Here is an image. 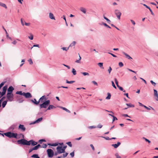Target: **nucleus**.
Masks as SVG:
<instances>
[{
	"label": "nucleus",
	"instance_id": "1",
	"mask_svg": "<svg viewBox=\"0 0 158 158\" xmlns=\"http://www.w3.org/2000/svg\"><path fill=\"white\" fill-rule=\"evenodd\" d=\"M31 140L29 141H27V140L23 139H21L18 140L17 142L19 144L29 146L31 144Z\"/></svg>",
	"mask_w": 158,
	"mask_h": 158
},
{
	"label": "nucleus",
	"instance_id": "2",
	"mask_svg": "<svg viewBox=\"0 0 158 158\" xmlns=\"http://www.w3.org/2000/svg\"><path fill=\"white\" fill-rule=\"evenodd\" d=\"M4 135H5L6 136L9 138H17V134L11 132H7L3 134Z\"/></svg>",
	"mask_w": 158,
	"mask_h": 158
},
{
	"label": "nucleus",
	"instance_id": "3",
	"mask_svg": "<svg viewBox=\"0 0 158 158\" xmlns=\"http://www.w3.org/2000/svg\"><path fill=\"white\" fill-rule=\"evenodd\" d=\"M50 103V101L49 100H47L44 102L42 104L40 105V109L42 108H46Z\"/></svg>",
	"mask_w": 158,
	"mask_h": 158
},
{
	"label": "nucleus",
	"instance_id": "4",
	"mask_svg": "<svg viewBox=\"0 0 158 158\" xmlns=\"http://www.w3.org/2000/svg\"><path fill=\"white\" fill-rule=\"evenodd\" d=\"M6 96L8 100V101L12 102L13 101L14 95L13 93H7Z\"/></svg>",
	"mask_w": 158,
	"mask_h": 158
},
{
	"label": "nucleus",
	"instance_id": "5",
	"mask_svg": "<svg viewBox=\"0 0 158 158\" xmlns=\"http://www.w3.org/2000/svg\"><path fill=\"white\" fill-rule=\"evenodd\" d=\"M65 148H63L61 146H58L56 148V150L59 153H62L65 152Z\"/></svg>",
	"mask_w": 158,
	"mask_h": 158
},
{
	"label": "nucleus",
	"instance_id": "6",
	"mask_svg": "<svg viewBox=\"0 0 158 158\" xmlns=\"http://www.w3.org/2000/svg\"><path fill=\"white\" fill-rule=\"evenodd\" d=\"M48 156L49 157H53L54 154L53 151L51 149H48L47 150Z\"/></svg>",
	"mask_w": 158,
	"mask_h": 158
},
{
	"label": "nucleus",
	"instance_id": "7",
	"mask_svg": "<svg viewBox=\"0 0 158 158\" xmlns=\"http://www.w3.org/2000/svg\"><path fill=\"white\" fill-rule=\"evenodd\" d=\"M114 12L115 15H116L117 18L120 19V16L121 15V13L120 11L118 9H116L114 10Z\"/></svg>",
	"mask_w": 158,
	"mask_h": 158
},
{
	"label": "nucleus",
	"instance_id": "8",
	"mask_svg": "<svg viewBox=\"0 0 158 158\" xmlns=\"http://www.w3.org/2000/svg\"><path fill=\"white\" fill-rule=\"evenodd\" d=\"M7 88V85H5L3 87L2 91L1 93V97L3 96L5 94Z\"/></svg>",
	"mask_w": 158,
	"mask_h": 158
},
{
	"label": "nucleus",
	"instance_id": "9",
	"mask_svg": "<svg viewBox=\"0 0 158 158\" xmlns=\"http://www.w3.org/2000/svg\"><path fill=\"white\" fill-rule=\"evenodd\" d=\"M26 98H30L32 97L31 94L29 92L27 93H24L23 95Z\"/></svg>",
	"mask_w": 158,
	"mask_h": 158
},
{
	"label": "nucleus",
	"instance_id": "10",
	"mask_svg": "<svg viewBox=\"0 0 158 158\" xmlns=\"http://www.w3.org/2000/svg\"><path fill=\"white\" fill-rule=\"evenodd\" d=\"M42 119H43L42 117H41L40 118H39L37 120H36L35 121L32 122L31 123V124H35L36 123H39L42 121Z\"/></svg>",
	"mask_w": 158,
	"mask_h": 158
},
{
	"label": "nucleus",
	"instance_id": "11",
	"mask_svg": "<svg viewBox=\"0 0 158 158\" xmlns=\"http://www.w3.org/2000/svg\"><path fill=\"white\" fill-rule=\"evenodd\" d=\"M18 128L23 131H25L26 130V128L23 125L20 124Z\"/></svg>",
	"mask_w": 158,
	"mask_h": 158
},
{
	"label": "nucleus",
	"instance_id": "12",
	"mask_svg": "<svg viewBox=\"0 0 158 158\" xmlns=\"http://www.w3.org/2000/svg\"><path fill=\"white\" fill-rule=\"evenodd\" d=\"M14 89V88L12 86H10L7 89V93H12Z\"/></svg>",
	"mask_w": 158,
	"mask_h": 158
},
{
	"label": "nucleus",
	"instance_id": "13",
	"mask_svg": "<svg viewBox=\"0 0 158 158\" xmlns=\"http://www.w3.org/2000/svg\"><path fill=\"white\" fill-rule=\"evenodd\" d=\"M154 96L156 97L155 98L156 100L158 101V94L157 93V91L156 90L154 89Z\"/></svg>",
	"mask_w": 158,
	"mask_h": 158
},
{
	"label": "nucleus",
	"instance_id": "14",
	"mask_svg": "<svg viewBox=\"0 0 158 158\" xmlns=\"http://www.w3.org/2000/svg\"><path fill=\"white\" fill-rule=\"evenodd\" d=\"M31 101L34 104L36 105H38L40 102L39 100L38 101H36L35 98H34V99L31 100Z\"/></svg>",
	"mask_w": 158,
	"mask_h": 158
},
{
	"label": "nucleus",
	"instance_id": "15",
	"mask_svg": "<svg viewBox=\"0 0 158 158\" xmlns=\"http://www.w3.org/2000/svg\"><path fill=\"white\" fill-rule=\"evenodd\" d=\"M121 144V143L120 142H118L116 144H112L111 145V146L113 147L114 148H117Z\"/></svg>",
	"mask_w": 158,
	"mask_h": 158
},
{
	"label": "nucleus",
	"instance_id": "16",
	"mask_svg": "<svg viewBox=\"0 0 158 158\" xmlns=\"http://www.w3.org/2000/svg\"><path fill=\"white\" fill-rule=\"evenodd\" d=\"M122 53L125 56L126 58L127 59L130 60L132 59V58L126 53L124 52H123Z\"/></svg>",
	"mask_w": 158,
	"mask_h": 158
},
{
	"label": "nucleus",
	"instance_id": "17",
	"mask_svg": "<svg viewBox=\"0 0 158 158\" xmlns=\"http://www.w3.org/2000/svg\"><path fill=\"white\" fill-rule=\"evenodd\" d=\"M49 18L51 19L55 20V18L53 14L52 13H49Z\"/></svg>",
	"mask_w": 158,
	"mask_h": 158
},
{
	"label": "nucleus",
	"instance_id": "18",
	"mask_svg": "<svg viewBox=\"0 0 158 158\" xmlns=\"http://www.w3.org/2000/svg\"><path fill=\"white\" fill-rule=\"evenodd\" d=\"M56 107L53 105H49V106L48 108L47 109V110H49L52 109L56 108Z\"/></svg>",
	"mask_w": 158,
	"mask_h": 158
},
{
	"label": "nucleus",
	"instance_id": "19",
	"mask_svg": "<svg viewBox=\"0 0 158 158\" xmlns=\"http://www.w3.org/2000/svg\"><path fill=\"white\" fill-rule=\"evenodd\" d=\"M143 5L144 6H145L147 8L149 9V10L150 11V12H151V14L152 15H154V14L153 13V12L152 10L151 9V8L149 6H147V5H146L145 4H143Z\"/></svg>",
	"mask_w": 158,
	"mask_h": 158
},
{
	"label": "nucleus",
	"instance_id": "20",
	"mask_svg": "<svg viewBox=\"0 0 158 158\" xmlns=\"http://www.w3.org/2000/svg\"><path fill=\"white\" fill-rule=\"evenodd\" d=\"M80 10L84 14H85L86 13V9L85 8L81 7L80 8Z\"/></svg>",
	"mask_w": 158,
	"mask_h": 158
},
{
	"label": "nucleus",
	"instance_id": "21",
	"mask_svg": "<svg viewBox=\"0 0 158 158\" xmlns=\"http://www.w3.org/2000/svg\"><path fill=\"white\" fill-rule=\"evenodd\" d=\"M98 66L102 69H104V68L103 67V63L100 62L98 64Z\"/></svg>",
	"mask_w": 158,
	"mask_h": 158
},
{
	"label": "nucleus",
	"instance_id": "22",
	"mask_svg": "<svg viewBox=\"0 0 158 158\" xmlns=\"http://www.w3.org/2000/svg\"><path fill=\"white\" fill-rule=\"evenodd\" d=\"M60 108L62 109L63 110L66 111V112L69 113H70V111L69 110H68V109H66V108H65V107H62V106H59V107Z\"/></svg>",
	"mask_w": 158,
	"mask_h": 158
},
{
	"label": "nucleus",
	"instance_id": "23",
	"mask_svg": "<svg viewBox=\"0 0 158 158\" xmlns=\"http://www.w3.org/2000/svg\"><path fill=\"white\" fill-rule=\"evenodd\" d=\"M31 145H32V146H35V145H37V142H35V141H34V140H31Z\"/></svg>",
	"mask_w": 158,
	"mask_h": 158
},
{
	"label": "nucleus",
	"instance_id": "24",
	"mask_svg": "<svg viewBox=\"0 0 158 158\" xmlns=\"http://www.w3.org/2000/svg\"><path fill=\"white\" fill-rule=\"evenodd\" d=\"M15 126L16 125H13L9 127V129L10 130H13L15 129Z\"/></svg>",
	"mask_w": 158,
	"mask_h": 158
},
{
	"label": "nucleus",
	"instance_id": "25",
	"mask_svg": "<svg viewBox=\"0 0 158 158\" xmlns=\"http://www.w3.org/2000/svg\"><path fill=\"white\" fill-rule=\"evenodd\" d=\"M0 6H1L3 7H4L6 9H7V7L6 5L5 4L2 3L0 2Z\"/></svg>",
	"mask_w": 158,
	"mask_h": 158
},
{
	"label": "nucleus",
	"instance_id": "26",
	"mask_svg": "<svg viewBox=\"0 0 158 158\" xmlns=\"http://www.w3.org/2000/svg\"><path fill=\"white\" fill-rule=\"evenodd\" d=\"M76 42L75 41H73L69 45V47H73V46H74L76 44Z\"/></svg>",
	"mask_w": 158,
	"mask_h": 158
},
{
	"label": "nucleus",
	"instance_id": "27",
	"mask_svg": "<svg viewBox=\"0 0 158 158\" xmlns=\"http://www.w3.org/2000/svg\"><path fill=\"white\" fill-rule=\"evenodd\" d=\"M126 105L128 106V107H134V105L131 103H126Z\"/></svg>",
	"mask_w": 158,
	"mask_h": 158
},
{
	"label": "nucleus",
	"instance_id": "28",
	"mask_svg": "<svg viewBox=\"0 0 158 158\" xmlns=\"http://www.w3.org/2000/svg\"><path fill=\"white\" fill-rule=\"evenodd\" d=\"M30 36H28V37L29 39L32 40L33 39V35L31 33L29 34Z\"/></svg>",
	"mask_w": 158,
	"mask_h": 158
},
{
	"label": "nucleus",
	"instance_id": "29",
	"mask_svg": "<svg viewBox=\"0 0 158 158\" xmlns=\"http://www.w3.org/2000/svg\"><path fill=\"white\" fill-rule=\"evenodd\" d=\"M144 107L148 110H150L151 109H152L153 110H154V108H153L152 107H151V106H149V107L145 106Z\"/></svg>",
	"mask_w": 158,
	"mask_h": 158
},
{
	"label": "nucleus",
	"instance_id": "30",
	"mask_svg": "<svg viewBox=\"0 0 158 158\" xmlns=\"http://www.w3.org/2000/svg\"><path fill=\"white\" fill-rule=\"evenodd\" d=\"M24 93V92L22 93V91H18L16 92V94L21 95H23Z\"/></svg>",
	"mask_w": 158,
	"mask_h": 158
},
{
	"label": "nucleus",
	"instance_id": "31",
	"mask_svg": "<svg viewBox=\"0 0 158 158\" xmlns=\"http://www.w3.org/2000/svg\"><path fill=\"white\" fill-rule=\"evenodd\" d=\"M31 157L35 158H39L40 157L37 154H35L33 155Z\"/></svg>",
	"mask_w": 158,
	"mask_h": 158
},
{
	"label": "nucleus",
	"instance_id": "32",
	"mask_svg": "<svg viewBox=\"0 0 158 158\" xmlns=\"http://www.w3.org/2000/svg\"><path fill=\"white\" fill-rule=\"evenodd\" d=\"M7 101H4L2 102V107L4 108L5 107L7 103Z\"/></svg>",
	"mask_w": 158,
	"mask_h": 158
},
{
	"label": "nucleus",
	"instance_id": "33",
	"mask_svg": "<svg viewBox=\"0 0 158 158\" xmlns=\"http://www.w3.org/2000/svg\"><path fill=\"white\" fill-rule=\"evenodd\" d=\"M108 96H107L106 98V99L109 100L110 99V98H111V94L110 93H108L107 94Z\"/></svg>",
	"mask_w": 158,
	"mask_h": 158
},
{
	"label": "nucleus",
	"instance_id": "34",
	"mask_svg": "<svg viewBox=\"0 0 158 158\" xmlns=\"http://www.w3.org/2000/svg\"><path fill=\"white\" fill-rule=\"evenodd\" d=\"M72 73H73V74L74 75H76L77 74L76 73V70H75V69H74V68H73L72 69Z\"/></svg>",
	"mask_w": 158,
	"mask_h": 158
},
{
	"label": "nucleus",
	"instance_id": "35",
	"mask_svg": "<svg viewBox=\"0 0 158 158\" xmlns=\"http://www.w3.org/2000/svg\"><path fill=\"white\" fill-rule=\"evenodd\" d=\"M69 47L68 48L62 47V48H61V49L63 50H64V51H68L69 50Z\"/></svg>",
	"mask_w": 158,
	"mask_h": 158
},
{
	"label": "nucleus",
	"instance_id": "36",
	"mask_svg": "<svg viewBox=\"0 0 158 158\" xmlns=\"http://www.w3.org/2000/svg\"><path fill=\"white\" fill-rule=\"evenodd\" d=\"M104 19H106L107 21L108 22V23H110V21L107 18L105 17V16H104Z\"/></svg>",
	"mask_w": 158,
	"mask_h": 158
},
{
	"label": "nucleus",
	"instance_id": "37",
	"mask_svg": "<svg viewBox=\"0 0 158 158\" xmlns=\"http://www.w3.org/2000/svg\"><path fill=\"white\" fill-rule=\"evenodd\" d=\"M118 87L119 88V89L120 90H121L122 91H123L124 92H125V90H123V88L122 87L120 86H118Z\"/></svg>",
	"mask_w": 158,
	"mask_h": 158
},
{
	"label": "nucleus",
	"instance_id": "38",
	"mask_svg": "<svg viewBox=\"0 0 158 158\" xmlns=\"http://www.w3.org/2000/svg\"><path fill=\"white\" fill-rule=\"evenodd\" d=\"M112 68L110 66L109 68V69L108 70V71L109 74L111 72L112 70Z\"/></svg>",
	"mask_w": 158,
	"mask_h": 158
},
{
	"label": "nucleus",
	"instance_id": "39",
	"mask_svg": "<svg viewBox=\"0 0 158 158\" xmlns=\"http://www.w3.org/2000/svg\"><path fill=\"white\" fill-rule=\"evenodd\" d=\"M48 145H51V146H56L58 145V144L56 143H53V144H50V143H49V144H48Z\"/></svg>",
	"mask_w": 158,
	"mask_h": 158
},
{
	"label": "nucleus",
	"instance_id": "40",
	"mask_svg": "<svg viewBox=\"0 0 158 158\" xmlns=\"http://www.w3.org/2000/svg\"><path fill=\"white\" fill-rule=\"evenodd\" d=\"M81 73L84 76L88 75L89 76V74L88 73L86 72H82Z\"/></svg>",
	"mask_w": 158,
	"mask_h": 158
},
{
	"label": "nucleus",
	"instance_id": "41",
	"mask_svg": "<svg viewBox=\"0 0 158 158\" xmlns=\"http://www.w3.org/2000/svg\"><path fill=\"white\" fill-rule=\"evenodd\" d=\"M45 98V95H44L42 96V97H41L39 100L40 102V101H42V100L44 99V98Z\"/></svg>",
	"mask_w": 158,
	"mask_h": 158
},
{
	"label": "nucleus",
	"instance_id": "42",
	"mask_svg": "<svg viewBox=\"0 0 158 158\" xmlns=\"http://www.w3.org/2000/svg\"><path fill=\"white\" fill-rule=\"evenodd\" d=\"M114 80H115V83L117 87H118V86H119L118 85V81H117L116 78L114 79Z\"/></svg>",
	"mask_w": 158,
	"mask_h": 158
},
{
	"label": "nucleus",
	"instance_id": "43",
	"mask_svg": "<svg viewBox=\"0 0 158 158\" xmlns=\"http://www.w3.org/2000/svg\"><path fill=\"white\" fill-rule=\"evenodd\" d=\"M118 65L120 67H122L123 66V64L122 62H119L118 63Z\"/></svg>",
	"mask_w": 158,
	"mask_h": 158
},
{
	"label": "nucleus",
	"instance_id": "44",
	"mask_svg": "<svg viewBox=\"0 0 158 158\" xmlns=\"http://www.w3.org/2000/svg\"><path fill=\"white\" fill-rule=\"evenodd\" d=\"M150 82L152 83V84L154 86H155L156 85V83H155V82H154L152 80H151L150 81Z\"/></svg>",
	"mask_w": 158,
	"mask_h": 158
},
{
	"label": "nucleus",
	"instance_id": "45",
	"mask_svg": "<svg viewBox=\"0 0 158 158\" xmlns=\"http://www.w3.org/2000/svg\"><path fill=\"white\" fill-rule=\"evenodd\" d=\"M96 126H91L89 127H88V128L90 129H92L93 128H96Z\"/></svg>",
	"mask_w": 158,
	"mask_h": 158
},
{
	"label": "nucleus",
	"instance_id": "46",
	"mask_svg": "<svg viewBox=\"0 0 158 158\" xmlns=\"http://www.w3.org/2000/svg\"><path fill=\"white\" fill-rule=\"evenodd\" d=\"M66 143L70 147H72V144L70 142H69Z\"/></svg>",
	"mask_w": 158,
	"mask_h": 158
},
{
	"label": "nucleus",
	"instance_id": "47",
	"mask_svg": "<svg viewBox=\"0 0 158 158\" xmlns=\"http://www.w3.org/2000/svg\"><path fill=\"white\" fill-rule=\"evenodd\" d=\"M143 139H144L145 140V141H146L147 142H148L149 143H151V141L149 140L148 139L144 137H143Z\"/></svg>",
	"mask_w": 158,
	"mask_h": 158
},
{
	"label": "nucleus",
	"instance_id": "48",
	"mask_svg": "<svg viewBox=\"0 0 158 158\" xmlns=\"http://www.w3.org/2000/svg\"><path fill=\"white\" fill-rule=\"evenodd\" d=\"M28 62H29V64H33V61L31 59H30L28 60Z\"/></svg>",
	"mask_w": 158,
	"mask_h": 158
},
{
	"label": "nucleus",
	"instance_id": "49",
	"mask_svg": "<svg viewBox=\"0 0 158 158\" xmlns=\"http://www.w3.org/2000/svg\"><path fill=\"white\" fill-rule=\"evenodd\" d=\"M115 156H116V158H121L120 156H119L118 153H116L115 154Z\"/></svg>",
	"mask_w": 158,
	"mask_h": 158
},
{
	"label": "nucleus",
	"instance_id": "50",
	"mask_svg": "<svg viewBox=\"0 0 158 158\" xmlns=\"http://www.w3.org/2000/svg\"><path fill=\"white\" fill-rule=\"evenodd\" d=\"M101 137L104 138L105 139H106V140H110V138L108 137H104L103 136H101Z\"/></svg>",
	"mask_w": 158,
	"mask_h": 158
},
{
	"label": "nucleus",
	"instance_id": "51",
	"mask_svg": "<svg viewBox=\"0 0 158 158\" xmlns=\"http://www.w3.org/2000/svg\"><path fill=\"white\" fill-rule=\"evenodd\" d=\"M111 83H112V86L115 88V89H116V86H115V85H114V82L113 81H111Z\"/></svg>",
	"mask_w": 158,
	"mask_h": 158
},
{
	"label": "nucleus",
	"instance_id": "52",
	"mask_svg": "<svg viewBox=\"0 0 158 158\" xmlns=\"http://www.w3.org/2000/svg\"><path fill=\"white\" fill-rule=\"evenodd\" d=\"M70 155H71V156L72 157H74V152H72L71 153H70Z\"/></svg>",
	"mask_w": 158,
	"mask_h": 158
},
{
	"label": "nucleus",
	"instance_id": "53",
	"mask_svg": "<svg viewBox=\"0 0 158 158\" xmlns=\"http://www.w3.org/2000/svg\"><path fill=\"white\" fill-rule=\"evenodd\" d=\"M122 116L124 117H129V118H131V117L129 116H128L127 114H124L122 115Z\"/></svg>",
	"mask_w": 158,
	"mask_h": 158
},
{
	"label": "nucleus",
	"instance_id": "54",
	"mask_svg": "<svg viewBox=\"0 0 158 158\" xmlns=\"http://www.w3.org/2000/svg\"><path fill=\"white\" fill-rule=\"evenodd\" d=\"M38 149V148L36 146H35L33 148V149L34 150H36Z\"/></svg>",
	"mask_w": 158,
	"mask_h": 158
},
{
	"label": "nucleus",
	"instance_id": "55",
	"mask_svg": "<svg viewBox=\"0 0 158 158\" xmlns=\"http://www.w3.org/2000/svg\"><path fill=\"white\" fill-rule=\"evenodd\" d=\"M113 122L115 120H117V118L116 117H115L114 116V117H113Z\"/></svg>",
	"mask_w": 158,
	"mask_h": 158
},
{
	"label": "nucleus",
	"instance_id": "56",
	"mask_svg": "<svg viewBox=\"0 0 158 158\" xmlns=\"http://www.w3.org/2000/svg\"><path fill=\"white\" fill-rule=\"evenodd\" d=\"M102 127V125L100 124H99L98 126H97V127L98 128H101Z\"/></svg>",
	"mask_w": 158,
	"mask_h": 158
},
{
	"label": "nucleus",
	"instance_id": "57",
	"mask_svg": "<svg viewBox=\"0 0 158 158\" xmlns=\"http://www.w3.org/2000/svg\"><path fill=\"white\" fill-rule=\"evenodd\" d=\"M68 154V153H67V152L65 154H63V156L64 157H64H65L66 156H67Z\"/></svg>",
	"mask_w": 158,
	"mask_h": 158
},
{
	"label": "nucleus",
	"instance_id": "58",
	"mask_svg": "<svg viewBox=\"0 0 158 158\" xmlns=\"http://www.w3.org/2000/svg\"><path fill=\"white\" fill-rule=\"evenodd\" d=\"M109 54H110L113 57H117V56L115 55L112 54V53H110V52H108V53Z\"/></svg>",
	"mask_w": 158,
	"mask_h": 158
},
{
	"label": "nucleus",
	"instance_id": "59",
	"mask_svg": "<svg viewBox=\"0 0 158 158\" xmlns=\"http://www.w3.org/2000/svg\"><path fill=\"white\" fill-rule=\"evenodd\" d=\"M139 105L140 106H143V107H144V106H145V105H143V104L142 103H141L140 102H139Z\"/></svg>",
	"mask_w": 158,
	"mask_h": 158
},
{
	"label": "nucleus",
	"instance_id": "60",
	"mask_svg": "<svg viewBox=\"0 0 158 158\" xmlns=\"http://www.w3.org/2000/svg\"><path fill=\"white\" fill-rule=\"evenodd\" d=\"M33 47H37L38 48H40L39 45V44H34L33 45Z\"/></svg>",
	"mask_w": 158,
	"mask_h": 158
},
{
	"label": "nucleus",
	"instance_id": "61",
	"mask_svg": "<svg viewBox=\"0 0 158 158\" xmlns=\"http://www.w3.org/2000/svg\"><path fill=\"white\" fill-rule=\"evenodd\" d=\"M90 146L91 147V148H92V150H94V147L93 146V145L92 144H91L90 145Z\"/></svg>",
	"mask_w": 158,
	"mask_h": 158
},
{
	"label": "nucleus",
	"instance_id": "62",
	"mask_svg": "<svg viewBox=\"0 0 158 158\" xmlns=\"http://www.w3.org/2000/svg\"><path fill=\"white\" fill-rule=\"evenodd\" d=\"M21 22L22 25L23 26L24 25V22L23 20V19H21Z\"/></svg>",
	"mask_w": 158,
	"mask_h": 158
},
{
	"label": "nucleus",
	"instance_id": "63",
	"mask_svg": "<svg viewBox=\"0 0 158 158\" xmlns=\"http://www.w3.org/2000/svg\"><path fill=\"white\" fill-rule=\"evenodd\" d=\"M131 21V22L134 25H135V22L133 21V20H130Z\"/></svg>",
	"mask_w": 158,
	"mask_h": 158
},
{
	"label": "nucleus",
	"instance_id": "64",
	"mask_svg": "<svg viewBox=\"0 0 158 158\" xmlns=\"http://www.w3.org/2000/svg\"><path fill=\"white\" fill-rule=\"evenodd\" d=\"M12 43L14 45H15L17 43V42L16 40H14Z\"/></svg>",
	"mask_w": 158,
	"mask_h": 158
}]
</instances>
